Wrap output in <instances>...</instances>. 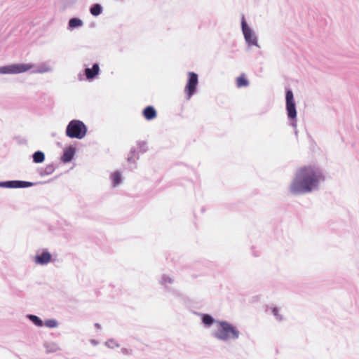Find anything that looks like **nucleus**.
<instances>
[{
	"mask_svg": "<svg viewBox=\"0 0 359 359\" xmlns=\"http://www.w3.org/2000/svg\"><path fill=\"white\" fill-rule=\"evenodd\" d=\"M325 181L323 170L315 165H304L297 168L288 186L292 196H303L318 191Z\"/></svg>",
	"mask_w": 359,
	"mask_h": 359,
	"instance_id": "1",
	"label": "nucleus"
},
{
	"mask_svg": "<svg viewBox=\"0 0 359 359\" xmlns=\"http://www.w3.org/2000/svg\"><path fill=\"white\" fill-rule=\"evenodd\" d=\"M211 334L216 339L226 343L237 340L241 332L233 324L220 320L217 322V327L212 331Z\"/></svg>",
	"mask_w": 359,
	"mask_h": 359,
	"instance_id": "2",
	"label": "nucleus"
},
{
	"mask_svg": "<svg viewBox=\"0 0 359 359\" xmlns=\"http://www.w3.org/2000/svg\"><path fill=\"white\" fill-rule=\"evenodd\" d=\"M32 68H34L32 70V73L34 74H44L53 71V68L50 65L48 62H43L37 66L32 64H14L11 65L0 67V74H19L25 72Z\"/></svg>",
	"mask_w": 359,
	"mask_h": 359,
	"instance_id": "3",
	"label": "nucleus"
},
{
	"mask_svg": "<svg viewBox=\"0 0 359 359\" xmlns=\"http://www.w3.org/2000/svg\"><path fill=\"white\" fill-rule=\"evenodd\" d=\"M87 130V127L83 121L74 119L69 122L65 133L70 138L81 140L86 136Z\"/></svg>",
	"mask_w": 359,
	"mask_h": 359,
	"instance_id": "4",
	"label": "nucleus"
},
{
	"mask_svg": "<svg viewBox=\"0 0 359 359\" xmlns=\"http://www.w3.org/2000/svg\"><path fill=\"white\" fill-rule=\"evenodd\" d=\"M286 111L287 115L290 121V125L296 128L297 126V110L296 104L294 100L293 93L290 89H287L285 93Z\"/></svg>",
	"mask_w": 359,
	"mask_h": 359,
	"instance_id": "5",
	"label": "nucleus"
},
{
	"mask_svg": "<svg viewBox=\"0 0 359 359\" xmlns=\"http://www.w3.org/2000/svg\"><path fill=\"white\" fill-rule=\"evenodd\" d=\"M241 30L245 42L249 46H255L257 48H260L259 45L258 44L257 36H256L254 31L248 25L243 15H242L241 17Z\"/></svg>",
	"mask_w": 359,
	"mask_h": 359,
	"instance_id": "6",
	"label": "nucleus"
},
{
	"mask_svg": "<svg viewBox=\"0 0 359 359\" xmlns=\"http://www.w3.org/2000/svg\"><path fill=\"white\" fill-rule=\"evenodd\" d=\"M198 84V74L193 72H188V79L184 87V92L186 94V99L189 100L196 94Z\"/></svg>",
	"mask_w": 359,
	"mask_h": 359,
	"instance_id": "7",
	"label": "nucleus"
},
{
	"mask_svg": "<svg viewBox=\"0 0 359 359\" xmlns=\"http://www.w3.org/2000/svg\"><path fill=\"white\" fill-rule=\"evenodd\" d=\"M35 183L22 180H8L0 182V187L8 189L28 188L34 186Z\"/></svg>",
	"mask_w": 359,
	"mask_h": 359,
	"instance_id": "8",
	"label": "nucleus"
},
{
	"mask_svg": "<svg viewBox=\"0 0 359 359\" xmlns=\"http://www.w3.org/2000/svg\"><path fill=\"white\" fill-rule=\"evenodd\" d=\"M52 255L45 249L40 254H36L34 257V261L36 264L40 265H46L51 262Z\"/></svg>",
	"mask_w": 359,
	"mask_h": 359,
	"instance_id": "9",
	"label": "nucleus"
},
{
	"mask_svg": "<svg viewBox=\"0 0 359 359\" xmlns=\"http://www.w3.org/2000/svg\"><path fill=\"white\" fill-rule=\"evenodd\" d=\"M159 283H160V284L164 285L165 289L167 292H172V294H176V295L178 294V292L176 290H175L169 286L170 285H171L174 283V279L172 277H170L168 275L163 274L161 276V280H159Z\"/></svg>",
	"mask_w": 359,
	"mask_h": 359,
	"instance_id": "10",
	"label": "nucleus"
},
{
	"mask_svg": "<svg viewBox=\"0 0 359 359\" xmlns=\"http://www.w3.org/2000/svg\"><path fill=\"white\" fill-rule=\"evenodd\" d=\"M100 69L98 63H95L93 65L91 68L86 67L85 69L84 74L87 80L92 81L100 74Z\"/></svg>",
	"mask_w": 359,
	"mask_h": 359,
	"instance_id": "11",
	"label": "nucleus"
},
{
	"mask_svg": "<svg viewBox=\"0 0 359 359\" xmlns=\"http://www.w3.org/2000/svg\"><path fill=\"white\" fill-rule=\"evenodd\" d=\"M75 149L70 146L64 151L61 161L63 163H69L73 159Z\"/></svg>",
	"mask_w": 359,
	"mask_h": 359,
	"instance_id": "12",
	"label": "nucleus"
},
{
	"mask_svg": "<svg viewBox=\"0 0 359 359\" xmlns=\"http://www.w3.org/2000/svg\"><path fill=\"white\" fill-rule=\"evenodd\" d=\"M201 321L203 324L207 327H210L213 324L216 323L218 320H215L211 315L208 313H200Z\"/></svg>",
	"mask_w": 359,
	"mask_h": 359,
	"instance_id": "13",
	"label": "nucleus"
},
{
	"mask_svg": "<svg viewBox=\"0 0 359 359\" xmlns=\"http://www.w3.org/2000/svg\"><path fill=\"white\" fill-rule=\"evenodd\" d=\"M142 114L144 117L149 121L155 118L157 115L156 109L152 106L145 107L142 111Z\"/></svg>",
	"mask_w": 359,
	"mask_h": 359,
	"instance_id": "14",
	"label": "nucleus"
},
{
	"mask_svg": "<svg viewBox=\"0 0 359 359\" xmlns=\"http://www.w3.org/2000/svg\"><path fill=\"white\" fill-rule=\"evenodd\" d=\"M83 25V22L80 18H72L69 19V20L68 22L67 29L72 31L74 29L82 27Z\"/></svg>",
	"mask_w": 359,
	"mask_h": 359,
	"instance_id": "15",
	"label": "nucleus"
},
{
	"mask_svg": "<svg viewBox=\"0 0 359 359\" xmlns=\"http://www.w3.org/2000/svg\"><path fill=\"white\" fill-rule=\"evenodd\" d=\"M110 178L114 187H118L122 182L121 175L118 171L113 172Z\"/></svg>",
	"mask_w": 359,
	"mask_h": 359,
	"instance_id": "16",
	"label": "nucleus"
},
{
	"mask_svg": "<svg viewBox=\"0 0 359 359\" xmlns=\"http://www.w3.org/2000/svg\"><path fill=\"white\" fill-rule=\"evenodd\" d=\"M45 160V154L41 151H36L32 154V161L35 163H43Z\"/></svg>",
	"mask_w": 359,
	"mask_h": 359,
	"instance_id": "17",
	"label": "nucleus"
},
{
	"mask_svg": "<svg viewBox=\"0 0 359 359\" xmlns=\"http://www.w3.org/2000/svg\"><path fill=\"white\" fill-rule=\"evenodd\" d=\"M267 311H270V313L273 315L276 320L280 322L283 320V316L280 313V308L276 306L268 307Z\"/></svg>",
	"mask_w": 359,
	"mask_h": 359,
	"instance_id": "18",
	"label": "nucleus"
},
{
	"mask_svg": "<svg viewBox=\"0 0 359 359\" xmlns=\"http://www.w3.org/2000/svg\"><path fill=\"white\" fill-rule=\"evenodd\" d=\"M55 170V166L53 164H48L45 168L39 170V173L41 176L51 175Z\"/></svg>",
	"mask_w": 359,
	"mask_h": 359,
	"instance_id": "19",
	"label": "nucleus"
},
{
	"mask_svg": "<svg viewBox=\"0 0 359 359\" xmlns=\"http://www.w3.org/2000/svg\"><path fill=\"white\" fill-rule=\"evenodd\" d=\"M27 318H28L34 325L37 327H42L43 325V320L37 316L28 314L27 316Z\"/></svg>",
	"mask_w": 359,
	"mask_h": 359,
	"instance_id": "20",
	"label": "nucleus"
},
{
	"mask_svg": "<svg viewBox=\"0 0 359 359\" xmlns=\"http://www.w3.org/2000/svg\"><path fill=\"white\" fill-rule=\"evenodd\" d=\"M102 12V6L99 4H95L90 8V13L93 16H98Z\"/></svg>",
	"mask_w": 359,
	"mask_h": 359,
	"instance_id": "21",
	"label": "nucleus"
},
{
	"mask_svg": "<svg viewBox=\"0 0 359 359\" xmlns=\"http://www.w3.org/2000/svg\"><path fill=\"white\" fill-rule=\"evenodd\" d=\"M249 86V81L244 75H241L236 79V86L238 88L247 87Z\"/></svg>",
	"mask_w": 359,
	"mask_h": 359,
	"instance_id": "22",
	"label": "nucleus"
},
{
	"mask_svg": "<svg viewBox=\"0 0 359 359\" xmlns=\"http://www.w3.org/2000/svg\"><path fill=\"white\" fill-rule=\"evenodd\" d=\"M139 158L138 154H136L135 149L133 148L131 149L129 155L128 156V161L129 163L136 164V161Z\"/></svg>",
	"mask_w": 359,
	"mask_h": 359,
	"instance_id": "23",
	"label": "nucleus"
},
{
	"mask_svg": "<svg viewBox=\"0 0 359 359\" xmlns=\"http://www.w3.org/2000/svg\"><path fill=\"white\" fill-rule=\"evenodd\" d=\"M44 347L47 353H54L60 349L58 346L55 343H45Z\"/></svg>",
	"mask_w": 359,
	"mask_h": 359,
	"instance_id": "24",
	"label": "nucleus"
},
{
	"mask_svg": "<svg viewBox=\"0 0 359 359\" xmlns=\"http://www.w3.org/2000/svg\"><path fill=\"white\" fill-rule=\"evenodd\" d=\"M47 327L54 328L58 326V323L55 319H48L43 323Z\"/></svg>",
	"mask_w": 359,
	"mask_h": 359,
	"instance_id": "25",
	"label": "nucleus"
},
{
	"mask_svg": "<svg viewBox=\"0 0 359 359\" xmlns=\"http://www.w3.org/2000/svg\"><path fill=\"white\" fill-rule=\"evenodd\" d=\"M105 345L109 348H113L114 347H118L119 345L115 341L114 339H109L107 340L106 342H105Z\"/></svg>",
	"mask_w": 359,
	"mask_h": 359,
	"instance_id": "26",
	"label": "nucleus"
},
{
	"mask_svg": "<svg viewBox=\"0 0 359 359\" xmlns=\"http://www.w3.org/2000/svg\"><path fill=\"white\" fill-rule=\"evenodd\" d=\"M137 146L140 149V151L142 153H144L147 151V143L144 141H140L137 142Z\"/></svg>",
	"mask_w": 359,
	"mask_h": 359,
	"instance_id": "27",
	"label": "nucleus"
},
{
	"mask_svg": "<svg viewBox=\"0 0 359 359\" xmlns=\"http://www.w3.org/2000/svg\"><path fill=\"white\" fill-rule=\"evenodd\" d=\"M90 343L93 345H97V341L95 339H91L90 340Z\"/></svg>",
	"mask_w": 359,
	"mask_h": 359,
	"instance_id": "28",
	"label": "nucleus"
},
{
	"mask_svg": "<svg viewBox=\"0 0 359 359\" xmlns=\"http://www.w3.org/2000/svg\"><path fill=\"white\" fill-rule=\"evenodd\" d=\"M121 351H122V353H124V354H127V353H128V351H127V349H126V348H123L121 349Z\"/></svg>",
	"mask_w": 359,
	"mask_h": 359,
	"instance_id": "29",
	"label": "nucleus"
},
{
	"mask_svg": "<svg viewBox=\"0 0 359 359\" xmlns=\"http://www.w3.org/2000/svg\"><path fill=\"white\" fill-rule=\"evenodd\" d=\"M95 327H97V329H99V328H100V325L97 323L95 324Z\"/></svg>",
	"mask_w": 359,
	"mask_h": 359,
	"instance_id": "30",
	"label": "nucleus"
}]
</instances>
